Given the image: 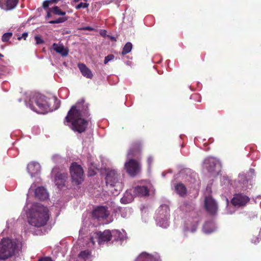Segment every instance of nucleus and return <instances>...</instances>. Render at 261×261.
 I'll return each mask as SVG.
<instances>
[{
  "label": "nucleus",
  "mask_w": 261,
  "mask_h": 261,
  "mask_svg": "<svg viewBox=\"0 0 261 261\" xmlns=\"http://www.w3.org/2000/svg\"><path fill=\"white\" fill-rule=\"evenodd\" d=\"M89 116L88 103H86L84 99H81L71 107L65 118L64 123H70L69 125L73 130L82 133L87 128L88 122L85 119Z\"/></svg>",
  "instance_id": "obj_1"
},
{
  "label": "nucleus",
  "mask_w": 261,
  "mask_h": 261,
  "mask_svg": "<svg viewBox=\"0 0 261 261\" xmlns=\"http://www.w3.org/2000/svg\"><path fill=\"white\" fill-rule=\"evenodd\" d=\"M55 108L50 106L49 99L45 95L37 92L31 93L25 100L27 107L32 111L39 114H46L58 109L60 105V101L56 97L54 98Z\"/></svg>",
  "instance_id": "obj_2"
},
{
  "label": "nucleus",
  "mask_w": 261,
  "mask_h": 261,
  "mask_svg": "<svg viewBox=\"0 0 261 261\" xmlns=\"http://www.w3.org/2000/svg\"><path fill=\"white\" fill-rule=\"evenodd\" d=\"M48 212L47 207L39 203H34L27 212L29 223L38 228L44 226L49 218Z\"/></svg>",
  "instance_id": "obj_3"
},
{
  "label": "nucleus",
  "mask_w": 261,
  "mask_h": 261,
  "mask_svg": "<svg viewBox=\"0 0 261 261\" xmlns=\"http://www.w3.org/2000/svg\"><path fill=\"white\" fill-rule=\"evenodd\" d=\"M21 237L14 239L3 238L0 241V260H6L16 255L21 249Z\"/></svg>",
  "instance_id": "obj_4"
},
{
  "label": "nucleus",
  "mask_w": 261,
  "mask_h": 261,
  "mask_svg": "<svg viewBox=\"0 0 261 261\" xmlns=\"http://www.w3.org/2000/svg\"><path fill=\"white\" fill-rule=\"evenodd\" d=\"M141 150V145L139 142H136L132 145L128 153L129 160L124 164V167L127 173L131 176L134 177L139 173L141 170V165L139 162L132 159L139 154Z\"/></svg>",
  "instance_id": "obj_5"
},
{
  "label": "nucleus",
  "mask_w": 261,
  "mask_h": 261,
  "mask_svg": "<svg viewBox=\"0 0 261 261\" xmlns=\"http://www.w3.org/2000/svg\"><path fill=\"white\" fill-rule=\"evenodd\" d=\"M105 181L106 186L112 189L111 192L114 195H118L123 187V183L121 175L115 169L106 170Z\"/></svg>",
  "instance_id": "obj_6"
},
{
  "label": "nucleus",
  "mask_w": 261,
  "mask_h": 261,
  "mask_svg": "<svg viewBox=\"0 0 261 261\" xmlns=\"http://www.w3.org/2000/svg\"><path fill=\"white\" fill-rule=\"evenodd\" d=\"M155 221L158 226L166 228L169 225L170 209L167 204H162L158 209Z\"/></svg>",
  "instance_id": "obj_7"
},
{
  "label": "nucleus",
  "mask_w": 261,
  "mask_h": 261,
  "mask_svg": "<svg viewBox=\"0 0 261 261\" xmlns=\"http://www.w3.org/2000/svg\"><path fill=\"white\" fill-rule=\"evenodd\" d=\"M203 167L211 175L216 176L220 173L222 164L218 159L213 156H208L203 161Z\"/></svg>",
  "instance_id": "obj_8"
},
{
  "label": "nucleus",
  "mask_w": 261,
  "mask_h": 261,
  "mask_svg": "<svg viewBox=\"0 0 261 261\" xmlns=\"http://www.w3.org/2000/svg\"><path fill=\"white\" fill-rule=\"evenodd\" d=\"M51 176L54 179L56 186L60 189L65 186V182L68 177L67 171L63 169H60L57 166L53 168Z\"/></svg>",
  "instance_id": "obj_9"
},
{
  "label": "nucleus",
  "mask_w": 261,
  "mask_h": 261,
  "mask_svg": "<svg viewBox=\"0 0 261 261\" xmlns=\"http://www.w3.org/2000/svg\"><path fill=\"white\" fill-rule=\"evenodd\" d=\"M70 173L73 182L76 185L81 184L84 180V171L81 165L72 163L70 167Z\"/></svg>",
  "instance_id": "obj_10"
},
{
  "label": "nucleus",
  "mask_w": 261,
  "mask_h": 261,
  "mask_svg": "<svg viewBox=\"0 0 261 261\" xmlns=\"http://www.w3.org/2000/svg\"><path fill=\"white\" fill-rule=\"evenodd\" d=\"M94 238L97 240L99 245H101L105 242H109L111 239V231L105 230L103 232L96 231L93 235L90 237V241L94 245L95 244Z\"/></svg>",
  "instance_id": "obj_11"
},
{
  "label": "nucleus",
  "mask_w": 261,
  "mask_h": 261,
  "mask_svg": "<svg viewBox=\"0 0 261 261\" xmlns=\"http://www.w3.org/2000/svg\"><path fill=\"white\" fill-rule=\"evenodd\" d=\"M237 182L236 188L238 190L245 191L252 188L251 180L248 178L247 175L244 174L239 175Z\"/></svg>",
  "instance_id": "obj_12"
},
{
  "label": "nucleus",
  "mask_w": 261,
  "mask_h": 261,
  "mask_svg": "<svg viewBox=\"0 0 261 261\" xmlns=\"http://www.w3.org/2000/svg\"><path fill=\"white\" fill-rule=\"evenodd\" d=\"M204 207L206 212L211 215L217 214L218 205L217 201L211 196H207L204 199Z\"/></svg>",
  "instance_id": "obj_13"
},
{
  "label": "nucleus",
  "mask_w": 261,
  "mask_h": 261,
  "mask_svg": "<svg viewBox=\"0 0 261 261\" xmlns=\"http://www.w3.org/2000/svg\"><path fill=\"white\" fill-rule=\"evenodd\" d=\"M249 200L248 196L242 193H236L234 194L231 202L235 207H240L245 206Z\"/></svg>",
  "instance_id": "obj_14"
},
{
  "label": "nucleus",
  "mask_w": 261,
  "mask_h": 261,
  "mask_svg": "<svg viewBox=\"0 0 261 261\" xmlns=\"http://www.w3.org/2000/svg\"><path fill=\"white\" fill-rule=\"evenodd\" d=\"M109 215L110 213L108 210V207L106 206H98L92 212L93 217L99 220H104Z\"/></svg>",
  "instance_id": "obj_15"
},
{
  "label": "nucleus",
  "mask_w": 261,
  "mask_h": 261,
  "mask_svg": "<svg viewBox=\"0 0 261 261\" xmlns=\"http://www.w3.org/2000/svg\"><path fill=\"white\" fill-rule=\"evenodd\" d=\"M111 238L113 239V241L119 242L120 245H122L127 239L126 233L124 229H113L111 231Z\"/></svg>",
  "instance_id": "obj_16"
},
{
  "label": "nucleus",
  "mask_w": 261,
  "mask_h": 261,
  "mask_svg": "<svg viewBox=\"0 0 261 261\" xmlns=\"http://www.w3.org/2000/svg\"><path fill=\"white\" fill-rule=\"evenodd\" d=\"M135 261H161L160 256L155 253L150 254L146 252H142Z\"/></svg>",
  "instance_id": "obj_17"
},
{
  "label": "nucleus",
  "mask_w": 261,
  "mask_h": 261,
  "mask_svg": "<svg viewBox=\"0 0 261 261\" xmlns=\"http://www.w3.org/2000/svg\"><path fill=\"white\" fill-rule=\"evenodd\" d=\"M27 170L31 177H35L40 173L41 166L36 162H32L28 164Z\"/></svg>",
  "instance_id": "obj_18"
},
{
  "label": "nucleus",
  "mask_w": 261,
  "mask_h": 261,
  "mask_svg": "<svg viewBox=\"0 0 261 261\" xmlns=\"http://www.w3.org/2000/svg\"><path fill=\"white\" fill-rule=\"evenodd\" d=\"M18 3V0H0V8L5 10L14 9Z\"/></svg>",
  "instance_id": "obj_19"
},
{
  "label": "nucleus",
  "mask_w": 261,
  "mask_h": 261,
  "mask_svg": "<svg viewBox=\"0 0 261 261\" xmlns=\"http://www.w3.org/2000/svg\"><path fill=\"white\" fill-rule=\"evenodd\" d=\"M34 195L36 198L41 200L47 199L49 197L46 189L43 187H39L36 188L34 192Z\"/></svg>",
  "instance_id": "obj_20"
},
{
  "label": "nucleus",
  "mask_w": 261,
  "mask_h": 261,
  "mask_svg": "<svg viewBox=\"0 0 261 261\" xmlns=\"http://www.w3.org/2000/svg\"><path fill=\"white\" fill-rule=\"evenodd\" d=\"M133 193L137 196H146L149 195V190L146 186L138 185L134 188Z\"/></svg>",
  "instance_id": "obj_21"
},
{
  "label": "nucleus",
  "mask_w": 261,
  "mask_h": 261,
  "mask_svg": "<svg viewBox=\"0 0 261 261\" xmlns=\"http://www.w3.org/2000/svg\"><path fill=\"white\" fill-rule=\"evenodd\" d=\"M77 67L83 76L90 79L93 77V75L91 70L88 68L85 64L82 63H79Z\"/></svg>",
  "instance_id": "obj_22"
},
{
  "label": "nucleus",
  "mask_w": 261,
  "mask_h": 261,
  "mask_svg": "<svg viewBox=\"0 0 261 261\" xmlns=\"http://www.w3.org/2000/svg\"><path fill=\"white\" fill-rule=\"evenodd\" d=\"M217 227L213 221H206L202 227V231L205 234H210L216 230Z\"/></svg>",
  "instance_id": "obj_23"
},
{
  "label": "nucleus",
  "mask_w": 261,
  "mask_h": 261,
  "mask_svg": "<svg viewBox=\"0 0 261 261\" xmlns=\"http://www.w3.org/2000/svg\"><path fill=\"white\" fill-rule=\"evenodd\" d=\"M53 47L56 53L60 54L63 57H66L68 55L69 50L68 48H65L62 44L54 43L53 44Z\"/></svg>",
  "instance_id": "obj_24"
},
{
  "label": "nucleus",
  "mask_w": 261,
  "mask_h": 261,
  "mask_svg": "<svg viewBox=\"0 0 261 261\" xmlns=\"http://www.w3.org/2000/svg\"><path fill=\"white\" fill-rule=\"evenodd\" d=\"M175 192L180 197H184L187 194V189L185 186L181 183H178L175 186Z\"/></svg>",
  "instance_id": "obj_25"
},
{
  "label": "nucleus",
  "mask_w": 261,
  "mask_h": 261,
  "mask_svg": "<svg viewBox=\"0 0 261 261\" xmlns=\"http://www.w3.org/2000/svg\"><path fill=\"white\" fill-rule=\"evenodd\" d=\"M188 180L191 185L192 187L194 188H196V186H198L199 184V179L197 174L196 173H192Z\"/></svg>",
  "instance_id": "obj_26"
},
{
  "label": "nucleus",
  "mask_w": 261,
  "mask_h": 261,
  "mask_svg": "<svg viewBox=\"0 0 261 261\" xmlns=\"http://www.w3.org/2000/svg\"><path fill=\"white\" fill-rule=\"evenodd\" d=\"M199 223V219L198 218H195L192 224L191 227H189L188 226H185L184 227V230L185 232L190 231L191 232H194L196 231L197 226Z\"/></svg>",
  "instance_id": "obj_27"
},
{
  "label": "nucleus",
  "mask_w": 261,
  "mask_h": 261,
  "mask_svg": "<svg viewBox=\"0 0 261 261\" xmlns=\"http://www.w3.org/2000/svg\"><path fill=\"white\" fill-rule=\"evenodd\" d=\"M118 211L123 218L129 217L132 212V208L126 207H119Z\"/></svg>",
  "instance_id": "obj_28"
},
{
  "label": "nucleus",
  "mask_w": 261,
  "mask_h": 261,
  "mask_svg": "<svg viewBox=\"0 0 261 261\" xmlns=\"http://www.w3.org/2000/svg\"><path fill=\"white\" fill-rule=\"evenodd\" d=\"M79 257L85 261H91L90 252L87 250L82 251L79 255Z\"/></svg>",
  "instance_id": "obj_29"
},
{
  "label": "nucleus",
  "mask_w": 261,
  "mask_h": 261,
  "mask_svg": "<svg viewBox=\"0 0 261 261\" xmlns=\"http://www.w3.org/2000/svg\"><path fill=\"white\" fill-rule=\"evenodd\" d=\"M50 12L55 15L64 16L66 15V12L61 11V10L58 6H54L53 8L50 9Z\"/></svg>",
  "instance_id": "obj_30"
},
{
  "label": "nucleus",
  "mask_w": 261,
  "mask_h": 261,
  "mask_svg": "<svg viewBox=\"0 0 261 261\" xmlns=\"http://www.w3.org/2000/svg\"><path fill=\"white\" fill-rule=\"evenodd\" d=\"M133 45L132 43L128 42H127L123 47L122 50V55H125L128 53H129L132 49Z\"/></svg>",
  "instance_id": "obj_31"
},
{
  "label": "nucleus",
  "mask_w": 261,
  "mask_h": 261,
  "mask_svg": "<svg viewBox=\"0 0 261 261\" xmlns=\"http://www.w3.org/2000/svg\"><path fill=\"white\" fill-rule=\"evenodd\" d=\"M67 20V17H59L55 20H51L48 21L50 24L60 23L66 21Z\"/></svg>",
  "instance_id": "obj_32"
},
{
  "label": "nucleus",
  "mask_w": 261,
  "mask_h": 261,
  "mask_svg": "<svg viewBox=\"0 0 261 261\" xmlns=\"http://www.w3.org/2000/svg\"><path fill=\"white\" fill-rule=\"evenodd\" d=\"M13 33L12 32H7L4 33L2 37V41L4 42H7L12 37Z\"/></svg>",
  "instance_id": "obj_33"
},
{
  "label": "nucleus",
  "mask_w": 261,
  "mask_h": 261,
  "mask_svg": "<svg viewBox=\"0 0 261 261\" xmlns=\"http://www.w3.org/2000/svg\"><path fill=\"white\" fill-rule=\"evenodd\" d=\"M89 4L87 3L81 2L75 6L76 9H80L81 8H86L88 7Z\"/></svg>",
  "instance_id": "obj_34"
},
{
  "label": "nucleus",
  "mask_w": 261,
  "mask_h": 261,
  "mask_svg": "<svg viewBox=\"0 0 261 261\" xmlns=\"http://www.w3.org/2000/svg\"><path fill=\"white\" fill-rule=\"evenodd\" d=\"M114 59V56L112 54H110V55L107 56L105 57V60H104V64H107L109 62L113 60Z\"/></svg>",
  "instance_id": "obj_35"
},
{
  "label": "nucleus",
  "mask_w": 261,
  "mask_h": 261,
  "mask_svg": "<svg viewBox=\"0 0 261 261\" xmlns=\"http://www.w3.org/2000/svg\"><path fill=\"white\" fill-rule=\"evenodd\" d=\"M52 160L54 162L57 163L60 162V160H62L63 159L59 155L55 154L52 156Z\"/></svg>",
  "instance_id": "obj_36"
},
{
  "label": "nucleus",
  "mask_w": 261,
  "mask_h": 261,
  "mask_svg": "<svg viewBox=\"0 0 261 261\" xmlns=\"http://www.w3.org/2000/svg\"><path fill=\"white\" fill-rule=\"evenodd\" d=\"M261 240V228L260 229V231L259 232V234L258 237H256V241H254L253 239H251V243L253 244H257L259 243V242Z\"/></svg>",
  "instance_id": "obj_37"
},
{
  "label": "nucleus",
  "mask_w": 261,
  "mask_h": 261,
  "mask_svg": "<svg viewBox=\"0 0 261 261\" xmlns=\"http://www.w3.org/2000/svg\"><path fill=\"white\" fill-rule=\"evenodd\" d=\"M153 162V158L151 156H149L147 159V164L148 170H150L151 164Z\"/></svg>",
  "instance_id": "obj_38"
},
{
  "label": "nucleus",
  "mask_w": 261,
  "mask_h": 261,
  "mask_svg": "<svg viewBox=\"0 0 261 261\" xmlns=\"http://www.w3.org/2000/svg\"><path fill=\"white\" fill-rule=\"evenodd\" d=\"M35 39L36 43L37 44H40L44 42V41L43 40V39L39 36H35Z\"/></svg>",
  "instance_id": "obj_39"
},
{
  "label": "nucleus",
  "mask_w": 261,
  "mask_h": 261,
  "mask_svg": "<svg viewBox=\"0 0 261 261\" xmlns=\"http://www.w3.org/2000/svg\"><path fill=\"white\" fill-rule=\"evenodd\" d=\"M190 98L197 100L198 102H200L201 101L200 96L198 94H194L192 95Z\"/></svg>",
  "instance_id": "obj_40"
},
{
  "label": "nucleus",
  "mask_w": 261,
  "mask_h": 261,
  "mask_svg": "<svg viewBox=\"0 0 261 261\" xmlns=\"http://www.w3.org/2000/svg\"><path fill=\"white\" fill-rule=\"evenodd\" d=\"M120 201L122 203L126 204V203H129L130 201V199H129V200L127 199L126 198V196L125 195L124 197H123L121 199Z\"/></svg>",
  "instance_id": "obj_41"
},
{
  "label": "nucleus",
  "mask_w": 261,
  "mask_h": 261,
  "mask_svg": "<svg viewBox=\"0 0 261 261\" xmlns=\"http://www.w3.org/2000/svg\"><path fill=\"white\" fill-rule=\"evenodd\" d=\"M50 3L49 0H46L43 3V7L44 9H46L48 7L49 4Z\"/></svg>",
  "instance_id": "obj_42"
},
{
  "label": "nucleus",
  "mask_w": 261,
  "mask_h": 261,
  "mask_svg": "<svg viewBox=\"0 0 261 261\" xmlns=\"http://www.w3.org/2000/svg\"><path fill=\"white\" fill-rule=\"evenodd\" d=\"M28 33L27 32H24L23 33L22 35H21V36L20 37H18V40H20V39H21L22 38H23L24 40L26 39L27 37H28Z\"/></svg>",
  "instance_id": "obj_43"
},
{
  "label": "nucleus",
  "mask_w": 261,
  "mask_h": 261,
  "mask_svg": "<svg viewBox=\"0 0 261 261\" xmlns=\"http://www.w3.org/2000/svg\"><path fill=\"white\" fill-rule=\"evenodd\" d=\"M81 30L92 31L94 30V28H93L92 27H90V26H86V27H83L81 29Z\"/></svg>",
  "instance_id": "obj_44"
},
{
  "label": "nucleus",
  "mask_w": 261,
  "mask_h": 261,
  "mask_svg": "<svg viewBox=\"0 0 261 261\" xmlns=\"http://www.w3.org/2000/svg\"><path fill=\"white\" fill-rule=\"evenodd\" d=\"M38 261H53L50 257H45L39 259Z\"/></svg>",
  "instance_id": "obj_45"
},
{
  "label": "nucleus",
  "mask_w": 261,
  "mask_h": 261,
  "mask_svg": "<svg viewBox=\"0 0 261 261\" xmlns=\"http://www.w3.org/2000/svg\"><path fill=\"white\" fill-rule=\"evenodd\" d=\"M33 185L34 184H33L31 187L30 188V189H29V191H28V195L29 194H31L32 192H33L34 191V189H33Z\"/></svg>",
  "instance_id": "obj_46"
},
{
  "label": "nucleus",
  "mask_w": 261,
  "mask_h": 261,
  "mask_svg": "<svg viewBox=\"0 0 261 261\" xmlns=\"http://www.w3.org/2000/svg\"><path fill=\"white\" fill-rule=\"evenodd\" d=\"M50 17H52V15L49 12H47L45 19L47 20Z\"/></svg>",
  "instance_id": "obj_47"
},
{
  "label": "nucleus",
  "mask_w": 261,
  "mask_h": 261,
  "mask_svg": "<svg viewBox=\"0 0 261 261\" xmlns=\"http://www.w3.org/2000/svg\"><path fill=\"white\" fill-rule=\"evenodd\" d=\"M167 173H172V170H169L167 172H163L162 174V176L164 177Z\"/></svg>",
  "instance_id": "obj_48"
},
{
  "label": "nucleus",
  "mask_w": 261,
  "mask_h": 261,
  "mask_svg": "<svg viewBox=\"0 0 261 261\" xmlns=\"http://www.w3.org/2000/svg\"><path fill=\"white\" fill-rule=\"evenodd\" d=\"M249 172L253 175H254L255 174V170L253 169H250Z\"/></svg>",
  "instance_id": "obj_49"
},
{
  "label": "nucleus",
  "mask_w": 261,
  "mask_h": 261,
  "mask_svg": "<svg viewBox=\"0 0 261 261\" xmlns=\"http://www.w3.org/2000/svg\"><path fill=\"white\" fill-rule=\"evenodd\" d=\"M95 174V172H94V171H92V172H89V175L90 176H92V175H94Z\"/></svg>",
  "instance_id": "obj_50"
},
{
  "label": "nucleus",
  "mask_w": 261,
  "mask_h": 261,
  "mask_svg": "<svg viewBox=\"0 0 261 261\" xmlns=\"http://www.w3.org/2000/svg\"><path fill=\"white\" fill-rule=\"evenodd\" d=\"M59 0H49L50 3H57Z\"/></svg>",
  "instance_id": "obj_51"
},
{
  "label": "nucleus",
  "mask_w": 261,
  "mask_h": 261,
  "mask_svg": "<svg viewBox=\"0 0 261 261\" xmlns=\"http://www.w3.org/2000/svg\"><path fill=\"white\" fill-rule=\"evenodd\" d=\"M45 234V232H43L42 231H39L38 233H37V234Z\"/></svg>",
  "instance_id": "obj_52"
},
{
  "label": "nucleus",
  "mask_w": 261,
  "mask_h": 261,
  "mask_svg": "<svg viewBox=\"0 0 261 261\" xmlns=\"http://www.w3.org/2000/svg\"><path fill=\"white\" fill-rule=\"evenodd\" d=\"M256 237H254V238H253L252 239H253L254 241H256Z\"/></svg>",
  "instance_id": "obj_53"
},
{
  "label": "nucleus",
  "mask_w": 261,
  "mask_h": 261,
  "mask_svg": "<svg viewBox=\"0 0 261 261\" xmlns=\"http://www.w3.org/2000/svg\"><path fill=\"white\" fill-rule=\"evenodd\" d=\"M38 129V128L37 127H34L33 128V130H34L35 129Z\"/></svg>",
  "instance_id": "obj_54"
},
{
  "label": "nucleus",
  "mask_w": 261,
  "mask_h": 261,
  "mask_svg": "<svg viewBox=\"0 0 261 261\" xmlns=\"http://www.w3.org/2000/svg\"><path fill=\"white\" fill-rule=\"evenodd\" d=\"M3 55L0 54V57H3Z\"/></svg>",
  "instance_id": "obj_55"
},
{
  "label": "nucleus",
  "mask_w": 261,
  "mask_h": 261,
  "mask_svg": "<svg viewBox=\"0 0 261 261\" xmlns=\"http://www.w3.org/2000/svg\"><path fill=\"white\" fill-rule=\"evenodd\" d=\"M18 101H19V102H21V99H19Z\"/></svg>",
  "instance_id": "obj_56"
},
{
  "label": "nucleus",
  "mask_w": 261,
  "mask_h": 261,
  "mask_svg": "<svg viewBox=\"0 0 261 261\" xmlns=\"http://www.w3.org/2000/svg\"><path fill=\"white\" fill-rule=\"evenodd\" d=\"M226 201H227V203H228V200L227 199H226Z\"/></svg>",
  "instance_id": "obj_57"
}]
</instances>
